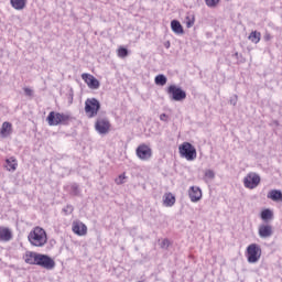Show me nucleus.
Listing matches in <instances>:
<instances>
[{"mask_svg": "<svg viewBox=\"0 0 282 282\" xmlns=\"http://www.w3.org/2000/svg\"><path fill=\"white\" fill-rule=\"evenodd\" d=\"M167 95L175 102H182V100H186V93L184 91V89L177 87L176 85H171L167 88Z\"/></svg>", "mask_w": 282, "mask_h": 282, "instance_id": "423d86ee", "label": "nucleus"}, {"mask_svg": "<svg viewBox=\"0 0 282 282\" xmlns=\"http://www.w3.org/2000/svg\"><path fill=\"white\" fill-rule=\"evenodd\" d=\"M205 177H207V180H215V171L206 170L205 171Z\"/></svg>", "mask_w": 282, "mask_h": 282, "instance_id": "c756f323", "label": "nucleus"}, {"mask_svg": "<svg viewBox=\"0 0 282 282\" xmlns=\"http://www.w3.org/2000/svg\"><path fill=\"white\" fill-rule=\"evenodd\" d=\"M238 100H239V96L234 95L232 97H230L229 102H230V105H232L234 107H236Z\"/></svg>", "mask_w": 282, "mask_h": 282, "instance_id": "473e14b6", "label": "nucleus"}, {"mask_svg": "<svg viewBox=\"0 0 282 282\" xmlns=\"http://www.w3.org/2000/svg\"><path fill=\"white\" fill-rule=\"evenodd\" d=\"M73 232L79 237H84V235H87V225L83 223L73 225Z\"/></svg>", "mask_w": 282, "mask_h": 282, "instance_id": "4468645a", "label": "nucleus"}, {"mask_svg": "<svg viewBox=\"0 0 282 282\" xmlns=\"http://www.w3.org/2000/svg\"><path fill=\"white\" fill-rule=\"evenodd\" d=\"M36 257H39V253L34 251H28L25 253L24 261L25 263H29V265H36V261H35Z\"/></svg>", "mask_w": 282, "mask_h": 282, "instance_id": "f3484780", "label": "nucleus"}, {"mask_svg": "<svg viewBox=\"0 0 282 282\" xmlns=\"http://www.w3.org/2000/svg\"><path fill=\"white\" fill-rule=\"evenodd\" d=\"M10 3L14 10H23L25 8V0H10Z\"/></svg>", "mask_w": 282, "mask_h": 282, "instance_id": "5701e85b", "label": "nucleus"}, {"mask_svg": "<svg viewBox=\"0 0 282 282\" xmlns=\"http://www.w3.org/2000/svg\"><path fill=\"white\" fill-rule=\"evenodd\" d=\"M17 159L10 158L6 160L4 169H7V171H17Z\"/></svg>", "mask_w": 282, "mask_h": 282, "instance_id": "412c9836", "label": "nucleus"}, {"mask_svg": "<svg viewBox=\"0 0 282 282\" xmlns=\"http://www.w3.org/2000/svg\"><path fill=\"white\" fill-rule=\"evenodd\" d=\"M95 129L100 135H107V133H109V129H111V123L107 118H98L95 122Z\"/></svg>", "mask_w": 282, "mask_h": 282, "instance_id": "6e6552de", "label": "nucleus"}, {"mask_svg": "<svg viewBox=\"0 0 282 282\" xmlns=\"http://www.w3.org/2000/svg\"><path fill=\"white\" fill-rule=\"evenodd\" d=\"M64 210H65V213H74V206L67 205Z\"/></svg>", "mask_w": 282, "mask_h": 282, "instance_id": "f704fd0d", "label": "nucleus"}, {"mask_svg": "<svg viewBox=\"0 0 282 282\" xmlns=\"http://www.w3.org/2000/svg\"><path fill=\"white\" fill-rule=\"evenodd\" d=\"M178 151L181 156L186 158L189 162L197 158V150L188 142L181 144Z\"/></svg>", "mask_w": 282, "mask_h": 282, "instance_id": "20e7f679", "label": "nucleus"}, {"mask_svg": "<svg viewBox=\"0 0 282 282\" xmlns=\"http://www.w3.org/2000/svg\"><path fill=\"white\" fill-rule=\"evenodd\" d=\"M50 127H58L61 124V112L51 111L46 118Z\"/></svg>", "mask_w": 282, "mask_h": 282, "instance_id": "f8f14e48", "label": "nucleus"}, {"mask_svg": "<svg viewBox=\"0 0 282 282\" xmlns=\"http://www.w3.org/2000/svg\"><path fill=\"white\" fill-rule=\"evenodd\" d=\"M189 199L193 203L199 202L202 199V188L198 186H192L188 191Z\"/></svg>", "mask_w": 282, "mask_h": 282, "instance_id": "ddd939ff", "label": "nucleus"}, {"mask_svg": "<svg viewBox=\"0 0 282 282\" xmlns=\"http://www.w3.org/2000/svg\"><path fill=\"white\" fill-rule=\"evenodd\" d=\"M124 180H127V176L124 174H121L118 176V178L115 180L116 184L120 186L121 184H124Z\"/></svg>", "mask_w": 282, "mask_h": 282, "instance_id": "7c9ffc66", "label": "nucleus"}, {"mask_svg": "<svg viewBox=\"0 0 282 282\" xmlns=\"http://www.w3.org/2000/svg\"><path fill=\"white\" fill-rule=\"evenodd\" d=\"M163 204L167 207L175 206V196L171 193L165 194L163 196Z\"/></svg>", "mask_w": 282, "mask_h": 282, "instance_id": "aec40b11", "label": "nucleus"}, {"mask_svg": "<svg viewBox=\"0 0 282 282\" xmlns=\"http://www.w3.org/2000/svg\"><path fill=\"white\" fill-rule=\"evenodd\" d=\"M171 28H172V32H174V34H184V26H182V23H180V21L172 20Z\"/></svg>", "mask_w": 282, "mask_h": 282, "instance_id": "a211bd4d", "label": "nucleus"}, {"mask_svg": "<svg viewBox=\"0 0 282 282\" xmlns=\"http://www.w3.org/2000/svg\"><path fill=\"white\" fill-rule=\"evenodd\" d=\"M185 24H186V28H193V25H195V13L187 12L185 17Z\"/></svg>", "mask_w": 282, "mask_h": 282, "instance_id": "b1692460", "label": "nucleus"}, {"mask_svg": "<svg viewBox=\"0 0 282 282\" xmlns=\"http://www.w3.org/2000/svg\"><path fill=\"white\" fill-rule=\"evenodd\" d=\"M205 3L208 8H217V3H219V0H205Z\"/></svg>", "mask_w": 282, "mask_h": 282, "instance_id": "c85d7f7f", "label": "nucleus"}, {"mask_svg": "<svg viewBox=\"0 0 282 282\" xmlns=\"http://www.w3.org/2000/svg\"><path fill=\"white\" fill-rule=\"evenodd\" d=\"M258 235L260 239H270V237L274 235V231L271 225H260L258 229Z\"/></svg>", "mask_w": 282, "mask_h": 282, "instance_id": "9b49d317", "label": "nucleus"}, {"mask_svg": "<svg viewBox=\"0 0 282 282\" xmlns=\"http://www.w3.org/2000/svg\"><path fill=\"white\" fill-rule=\"evenodd\" d=\"M235 56H239V53H236Z\"/></svg>", "mask_w": 282, "mask_h": 282, "instance_id": "58836bf2", "label": "nucleus"}, {"mask_svg": "<svg viewBox=\"0 0 282 282\" xmlns=\"http://www.w3.org/2000/svg\"><path fill=\"white\" fill-rule=\"evenodd\" d=\"M166 118V113H162L161 116H160V120H164Z\"/></svg>", "mask_w": 282, "mask_h": 282, "instance_id": "e433bc0d", "label": "nucleus"}, {"mask_svg": "<svg viewBox=\"0 0 282 282\" xmlns=\"http://www.w3.org/2000/svg\"><path fill=\"white\" fill-rule=\"evenodd\" d=\"M12 239V231L8 228L0 229V241H10Z\"/></svg>", "mask_w": 282, "mask_h": 282, "instance_id": "6ab92c4d", "label": "nucleus"}, {"mask_svg": "<svg viewBox=\"0 0 282 282\" xmlns=\"http://www.w3.org/2000/svg\"><path fill=\"white\" fill-rule=\"evenodd\" d=\"M249 41H251L252 43H259V41H261V33L252 31L249 35Z\"/></svg>", "mask_w": 282, "mask_h": 282, "instance_id": "a878e982", "label": "nucleus"}, {"mask_svg": "<svg viewBox=\"0 0 282 282\" xmlns=\"http://www.w3.org/2000/svg\"><path fill=\"white\" fill-rule=\"evenodd\" d=\"M118 56H119V58H127V56H129V50H127V47H124V46L119 47Z\"/></svg>", "mask_w": 282, "mask_h": 282, "instance_id": "cd10ccee", "label": "nucleus"}, {"mask_svg": "<svg viewBox=\"0 0 282 282\" xmlns=\"http://www.w3.org/2000/svg\"><path fill=\"white\" fill-rule=\"evenodd\" d=\"M100 111V101L96 98H90L85 101V112L88 118H96Z\"/></svg>", "mask_w": 282, "mask_h": 282, "instance_id": "7ed1b4c3", "label": "nucleus"}, {"mask_svg": "<svg viewBox=\"0 0 282 282\" xmlns=\"http://www.w3.org/2000/svg\"><path fill=\"white\" fill-rule=\"evenodd\" d=\"M82 78L84 83L89 87V89H99L100 88V82L94 77L91 74L84 73L82 74Z\"/></svg>", "mask_w": 282, "mask_h": 282, "instance_id": "9d476101", "label": "nucleus"}, {"mask_svg": "<svg viewBox=\"0 0 282 282\" xmlns=\"http://www.w3.org/2000/svg\"><path fill=\"white\" fill-rule=\"evenodd\" d=\"M153 155V151L149 148L147 144H141L137 148V158L139 160H151V156Z\"/></svg>", "mask_w": 282, "mask_h": 282, "instance_id": "1a4fd4ad", "label": "nucleus"}, {"mask_svg": "<svg viewBox=\"0 0 282 282\" xmlns=\"http://www.w3.org/2000/svg\"><path fill=\"white\" fill-rule=\"evenodd\" d=\"M1 138H8V135L12 134V123L4 121L0 129Z\"/></svg>", "mask_w": 282, "mask_h": 282, "instance_id": "2eb2a0df", "label": "nucleus"}, {"mask_svg": "<svg viewBox=\"0 0 282 282\" xmlns=\"http://www.w3.org/2000/svg\"><path fill=\"white\" fill-rule=\"evenodd\" d=\"M243 184L246 188H250V191H252L257 188L259 184H261V176L254 172H251L243 178Z\"/></svg>", "mask_w": 282, "mask_h": 282, "instance_id": "0eeeda50", "label": "nucleus"}, {"mask_svg": "<svg viewBox=\"0 0 282 282\" xmlns=\"http://www.w3.org/2000/svg\"><path fill=\"white\" fill-rule=\"evenodd\" d=\"M261 259V247L257 243H251L247 247L248 263H257Z\"/></svg>", "mask_w": 282, "mask_h": 282, "instance_id": "39448f33", "label": "nucleus"}, {"mask_svg": "<svg viewBox=\"0 0 282 282\" xmlns=\"http://www.w3.org/2000/svg\"><path fill=\"white\" fill-rule=\"evenodd\" d=\"M268 199H272V202H282V192L281 189H272L267 195Z\"/></svg>", "mask_w": 282, "mask_h": 282, "instance_id": "dca6fc26", "label": "nucleus"}, {"mask_svg": "<svg viewBox=\"0 0 282 282\" xmlns=\"http://www.w3.org/2000/svg\"><path fill=\"white\" fill-rule=\"evenodd\" d=\"M167 78L160 74L154 78V83L155 85H160L161 87H164V85H166Z\"/></svg>", "mask_w": 282, "mask_h": 282, "instance_id": "bb28decb", "label": "nucleus"}, {"mask_svg": "<svg viewBox=\"0 0 282 282\" xmlns=\"http://www.w3.org/2000/svg\"><path fill=\"white\" fill-rule=\"evenodd\" d=\"M35 265H40L45 270H54V268H56V262H54V259L47 254L37 253V256H35Z\"/></svg>", "mask_w": 282, "mask_h": 282, "instance_id": "f03ea898", "label": "nucleus"}, {"mask_svg": "<svg viewBox=\"0 0 282 282\" xmlns=\"http://www.w3.org/2000/svg\"><path fill=\"white\" fill-rule=\"evenodd\" d=\"M72 120H73L72 115L61 112L59 124L67 127V124H69V122H72Z\"/></svg>", "mask_w": 282, "mask_h": 282, "instance_id": "4be33fe9", "label": "nucleus"}, {"mask_svg": "<svg viewBox=\"0 0 282 282\" xmlns=\"http://www.w3.org/2000/svg\"><path fill=\"white\" fill-rule=\"evenodd\" d=\"M170 246H171V240H169L166 238L162 240L161 248L166 250Z\"/></svg>", "mask_w": 282, "mask_h": 282, "instance_id": "2f4dec72", "label": "nucleus"}, {"mask_svg": "<svg viewBox=\"0 0 282 282\" xmlns=\"http://www.w3.org/2000/svg\"><path fill=\"white\" fill-rule=\"evenodd\" d=\"M24 94H25V96L32 97L34 91L30 88H24Z\"/></svg>", "mask_w": 282, "mask_h": 282, "instance_id": "72a5a7b5", "label": "nucleus"}, {"mask_svg": "<svg viewBox=\"0 0 282 282\" xmlns=\"http://www.w3.org/2000/svg\"><path fill=\"white\" fill-rule=\"evenodd\" d=\"M165 47H166V50H169V47H171V42H166Z\"/></svg>", "mask_w": 282, "mask_h": 282, "instance_id": "4c0bfd02", "label": "nucleus"}, {"mask_svg": "<svg viewBox=\"0 0 282 282\" xmlns=\"http://www.w3.org/2000/svg\"><path fill=\"white\" fill-rule=\"evenodd\" d=\"M272 40V35H270V33L264 34V41H271Z\"/></svg>", "mask_w": 282, "mask_h": 282, "instance_id": "c9c22d12", "label": "nucleus"}, {"mask_svg": "<svg viewBox=\"0 0 282 282\" xmlns=\"http://www.w3.org/2000/svg\"><path fill=\"white\" fill-rule=\"evenodd\" d=\"M28 239L32 246L36 248H43L47 243V234L45 229L35 227L28 236Z\"/></svg>", "mask_w": 282, "mask_h": 282, "instance_id": "f257e3e1", "label": "nucleus"}, {"mask_svg": "<svg viewBox=\"0 0 282 282\" xmlns=\"http://www.w3.org/2000/svg\"><path fill=\"white\" fill-rule=\"evenodd\" d=\"M272 217H274V214L270 209H263L261 212V219L263 221H270V219H272Z\"/></svg>", "mask_w": 282, "mask_h": 282, "instance_id": "393cba45", "label": "nucleus"}]
</instances>
